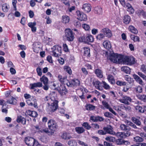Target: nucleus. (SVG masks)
Instances as JSON below:
<instances>
[{"label":"nucleus","mask_w":146,"mask_h":146,"mask_svg":"<svg viewBox=\"0 0 146 146\" xmlns=\"http://www.w3.org/2000/svg\"><path fill=\"white\" fill-rule=\"evenodd\" d=\"M82 125L85 128L88 130L90 129L91 127V126L87 122L84 123L82 124Z\"/></svg>","instance_id":"6e6d98bb"},{"label":"nucleus","mask_w":146,"mask_h":146,"mask_svg":"<svg viewBox=\"0 0 146 146\" xmlns=\"http://www.w3.org/2000/svg\"><path fill=\"white\" fill-rule=\"evenodd\" d=\"M102 12V9L99 7H97L94 8V13H95L100 14Z\"/></svg>","instance_id":"c03bdc74"},{"label":"nucleus","mask_w":146,"mask_h":146,"mask_svg":"<svg viewBox=\"0 0 146 146\" xmlns=\"http://www.w3.org/2000/svg\"><path fill=\"white\" fill-rule=\"evenodd\" d=\"M76 131L79 134H81L84 132L85 130L83 127H76L75 129Z\"/></svg>","instance_id":"f704fd0d"},{"label":"nucleus","mask_w":146,"mask_h":146,"mask_svg":"<svg viewBox=\"0 0 146 146\" xmlns=\"http://www.w3.org/2000/svg\"><path fill=\"white\" fill-rule=\"evenodd\" d=\"M9 9V5H7L6 3L3 4L2 6V9L4 12H7Z\"/></svg>","instance_id":"ea45409f"},{"label":"nucleus","mask_w":146,"mask_h":146,"mask_svg":"<svg viewBox=\"0 0 146 146\" xmlns=\"http://www.w3.org/2000/svg\"><path fill=\"white\" fill-rule=\"evenodd\" d=\"M65 34L64 35L63 38L69 41L73 40L74 37L72 31L70 29H66L64 31Z\"/></svg>","instance_id":"7ed1b4c3"},{"label":"nucleus","mask_w":146,"mask_h":146,"mask_svg":"<svg viewBox=\"0 0 146 146\" xmlns=\"http://www.w3.org/2000/svg\"><path fill=\"white\" fill-rule=\"evenodd\" d=\"M122 109L125 110L127 112H130L132 111L131 108L130 106L127 105H123L122 106Z\"/></svg>","instance_id":"49530a36"},{"label":"nucleus","mask_w":146,"mask_h":146,"mask_svg":"<svg viewBox=\"0 0 146 146\" xmlns=\"http://www.w3.org/2000/svg\"><path fill=\"white\" fill-rule=\"evenodd\" d=\"M59 81L62 83L66 84V83L67 82V77L66 76H62L60 75H58V77Z\"/></svg>","instance_id":"6ab92c4d"},{"label":"nucleus","mask_w":146,"mask_h":146,"mask_svg":"<svg viewBox=\"0 0 146 146\" xmlns=\"http://www.w3.org/2000/svg\"><path fill=\"white\" fill-rule=\"evenodd\" d=\"M34 138L31 137H26L25 139V141L26 144L29 146H33V143Z\"/></svg>","instance_id":"f8f14e48"},{"label":"nucleus","mask_w":146,"mask_h":146,"mask_svg":"<svg viewBox=\"0 0 146 146\" xmlns=\"http://www.w3.org/2000/svg\"><path fill=\"white\" fill-rule=\"evenodd\" d=\"M40 81L42 82L44 84H47L48 82V79L45 76H43L40 78Z\"/></svg>","instance_id":"58836bf2"},{"label":"nucleus","mask_w":146,"mask_h":146,"mask_svg":"<svg viewBox=\"0 0 146 146\" xmlns=\"http://www.w3.org/2000/svg\"><path fill=\"white\" fill-rule=\"evenodd\" d=\"M131 20L130 17L128 15H125L123 19V22L126 24H128Z\"/></svg>","instance_id":"393cba45"},{"label":"nucleus","mask_w":146,"mask_h":146,"mask_svg":"<svg viewBox=\"0 0 146 146\" xmlns=\"http://www.w3.org/2000/svg\"><path fill=\"white\" fill-rule=\"evenodd\" d=\"M128 29L132 33L135 34H137L138 33V31L137 29L132 26H129L128 28Z\"/></svg>","instance_id":"7c9ffc66"},{"label":"nucleus","mask_w":146,"mask_h":146,"mask_svg":"<svg viewBox=\"0 0 146 146\" xmlns=\"http://www.w3.org/2000/svg\"><path fill=\"white\" fill-rule=\"evenodd\" d=\"M107 79L109 81L111 84H113L115 83V81L113 76L111 74L108 75L107 77Z\"/></svg>","instance_id":"c9c22d12"},{"label":"nucleus","mask_w":146,"mask_h":146,"mask_svg":"<svg viewBox=\"0 0 146 146\" xmlns=\"http://www.w3.org/2000/svg\"><path fill=\"white\" fill-rule=\"evenodd\" d=\"M122 71L127 74H129L131 72V69L128 66H122L121 68Z\"/></svg>","instance_id":"a878e982"},{"label":"nucleus","mask_w":146,"mask_h":146,"mask_svg":"<svg viewBox=\"0 0 146 146\" xmlns=\"http://www.w3.org/2000/svg\"><path fill=\"white\" fill-rule=\"evenodd\" d=\"M127 124L128 125H129L131 127L135 129H138L137 127H136V125L132 122L127 121Z\"/></svg>","instance_id":"5fc2aeb1"},{"label":"nucleus","mask_w":146,"mask_h":146,"mask_svg":"<svg viewBox=\"0 0 146 146\" xmlns=\"http://www.w3.org/2000/svg\"><path fill=\"white\" fill-rule=\"evenodd\" d=\"M50 96L48 97V96H46L45 97L44 99L45 101L48 102L47 103L49 105L51 106V102H52V100Z\"/></svg>","instance_id":"3c124183"},{"label":"nucleus","mask_w":146,"mask_h":146,"mask_svg":"<svg viewBox=\"0 0 146 146\" xmlns=\"http://www.w3.org/2000/svg\"><path fill=\"white\" fill-rule=\"evenodd\" d=\"M135 108L136 110L140 113H143L144 112V107L143 108L142 107L137 105L135 107Z\"/></svg>","instance_id":"de8ad7c7"},{"label":"nucleus","mask_w":146,"mask_h":146,"mask_svg":"<svg viewBox=\"0 0 146 146\" xmlns=\"http://www.w3.org/2000/svg\"><path fill=\"white\" fill-rule=\"evenodd\" d=\"M121 63L129 65H132L135 63V58L127 56L123 57L122 56Z\"/></svg>","instance_id":"20e7f679"},{"label":"nucleus","mask_w":146,"mask_h":146,"mask_svg":"<svg viewBox=\"0 0 146 146\" xmlns=\"http://www.w3.org/2000/svg\"><path fill=\"white\" fill-rule=\"evenodd\" d=\"M122 55L117 53H113L109 57V59L114 63H121Z\"/></svg>","instance_id":"423d86ee"},{"label":"nucleus","mask_w":146,"mask_h":146,"mask_svg":"<svg viewBox=\"0 0 146 146\" xmlns=\"http://www.w3.org/2000/svg\"><path fill=\"white\" fill-rule=\"evenodd\" d=\"M95 73L97 77L99 78H102L103 77V72L101 70L98 69L96 70Z\"/></svg>","instance_id":"cd10ccee"},{"label":"nucleus","mask_w":146,"mask_h":146,"mask_svg":"<svg viewBox=\"0 0 146 146\" xmlns=\"http://www.w3.org/2000/svg\"><path fill=\"white\" fill-rule=\"evenodd\" d=\"M115 138L114 137L111 136H108L105 138V139L110 142H113Z\"/></svg>","instance_id":"864d4df0"},{"label":"nucleus","mask_w":146,"mask_h":146,"mask_svg":"<svg viewBox=\"0 0 146 146\" xmlns=\"http://www.w3.org/2000/svg\"><path fill=\"white\" fill-rule=\"evenodd\" d=\"M82 27L86 31H88L90 29L89 26L86 24H83L82 25Z\"/></svg>","instance_id":"69168bd1"},{"label":"nucleus","mask_w":146,"mask_h":146,"mask_svg":"<svg viewBox=\"0 0 146 146\" xmlns=\"http://www.w3.org/2000/svg\"><path fill=\"white\" fill-rule=\"evenodd\" d=\"M115 141V144L117 145H123V140L122 139H118Z\"/></svg>","instance_id":"09e8293b"},{"label":"nucleus","mask_w":146,"mask_h":146,"mask_svg":"<svg viewBox=\"0 0 146 146\" xmlns=\"http://www.w3.org/2000/svg\"><path fill=\"white\" fill-rule=\"evenodd\" d=\"M120 128L123 131H130L131 129V128L129 126L124 124H121L120 126Z\"/></svg>","instance_id":"c85d7f7f"},{"label":"nucleus","mask_w":146,"mask_h":146,"mask_svg":"<svg viewBox=\"0 0 146 146\" xmlns=\"http://www.w3.org/2000/svg\"><path fill=\"white\" fill-rule=\"evenodd\" d=\"M74 25L77 28H79L81 26V24L78 21H75L74 22Z\"/></svg>","instance_id":"e2e57ef3"},{"label":"nucleus","mask_w":146,"mask_h":146,"mask_svg":"<svg viewBox=\"0 0 146 146\" xmlns=\"http://www.w3.org/2000/svg\"><path fill=\"white\" fill-rule=\"evenodd\" d=\"M90 119L94 122H96L98 121H102L104 120V119L102 117L99 116H91L90 117Z\"/></svg>","instance_id":"dca6fc26"},{"label":"nucleus","mask_w":146,"mask_h":146,"mask_svg":"<svg viewBox=\"0 0 146 146\" xmlns=\"http://www.w3.org/2000/svg\"><path fill=\"white\" fill-rule=\"evenodd\" d=\"M103 84V87L106 90L109 89L110 88V86L109 85L107 84L105 82L102 81Z\"/></svg>","instance_id":"0e129e2a"},{"label":"nucleus","mask_w":146,"mask_h":146,"mask_svg":"<svg viewBox=\"0 0 146 146\" xmlns=\"http://www.w3.org/2000/svg\"><path fill=\"white\" fill-rule=\"evenodd\" d=\"M58 92L61 95H64L67 92V90L64 86H61L58 89Z\"/></svg>","instance_id":"412c9836"},{"label":"nucleus","mask_w":146,"mask_h":146,"mask_svg":"<svg viewBox=\"0 0 146 146\" xmlns=\"http://www.w3.org/2000/svg\"><path fill=\"white\" fill-rule=\"evenodd\" d=\"M133 78L135 80L140 84H142L143 83V81L141 78L137 75L135 74H134L133 75Z\"/></svg>","instance_id":"4c0bfd02"},{"label":"nucleus","mask_w":146,"mask_h":146,"mask_svg":"<svg viewBox=\"0 0 146 146\" xmlns=\"http://www.w3.org/2000/svg\"><path fill=\"white\" fill-rule=\"evenodd\" d=\"M31 99L33 103L31 102L30 100H26V102L28 105L32 106H33L35 108H38V104L37 103V100L35 97L32 96Z\"/></svg>","instance_id":"9d476101"},{"label":"nucleus","mask_w":146,"mask_h":146,"mask_svg":"<svg viewBox=\"0 0 146 146\" xmlns=\"http://www.w3.org/2000/svg\"><path fill=\"white\" fill-rule=\"evenodd\" d=\"M50 96L52 100V102L51 103L52 111L54 112L58 108V101L57 100V94L55 92H52Z\"/></svg>","instance_id":"f03ea898"},{"label":"nucleus","mask_w":146,"mask_h":146,"mask_svg":"<svg viewBox=\"0 0 146 146\" xmlns=\"http://www.w3.org/2000/svg\"><path fill=\"white\" fill-rule=\"evenodd\" d=\"M85 107L86 110H93L95 108V106L91 104H87Z\"/></svg>","instance_id":"a19ab883"},{"label":"nucleus","mask_w":146,"mask_h":146,"mask_svg":"<svg viewBox=\"0 0 146 146\" xmlns=\"http://www.w3.org/2000/svg\"><path fill=\"white\" fill-rule=\"evenodd\" d=\"M8 19L10 21H13L15 19L13 13H11L8 15Z\"/></svg>","instance_id":"052dcab7"},{"label":"nucleus","mask_w":146,"mask_h":146,"mask_svg":"<svg viewBox=\"0 0 146 146\" xmlns=\"http://www.w3.org/2000/svg\"><path fill=\"white\" fill-rule=\"evenodd\" d=\"M84 55L88 57H90V49L88 47H84Z\"/></svg>","instance_id":"c756f323"},{"label":"nucleus","mask_w":146,"mask_h":146,"mask_svg":"<svg viewBox=\"0 0 146 146\" xmlns=\"http://www.w3.org/2000/svg\"><path fill=\"white\" fill-rule=\"evenodd\" d=\"M134 141L137 143L143 142V139L139 136H136L134 137Z\"/></svg>","instance_id":"e433bc0d"},{"label":"nucleus","mask_w":146,"mask_h":146,"mask_svg":"<svg viewBox=\"0 0 146 146\" xmlns=\"http://www.w3.org/2000/svg\"><path fill=\"white\" fill-rule=\"evenodd\" d=\"M42 84L40 82H38L37 83H35L33 84H30V89H34V88L36 87H42Z\"/></svg>","instance_id":"aec40b11"},{"label":"nucleus","mask_w":146,"mask_h":146,"mask_svg":"<svg viewBox=\"0 0 146 146\" xmlns=\"http://www.w3.org/2000/svg\"><path fill=\"white\" fill-rule=\"evenodd\" d=\"M76 14L78 17L77 19L81 21H86L87 19V17L86 15L83 13L77 10L76 11Z\"/></svg>","instance_id":"1a4fd4ad"},{"label":"nucleus","mask_w":146,"mask_h":146,"mask_svg":"<svg viewBox=\"0 0 146 146\" xmlns=\"http://www.w3.org/2000/svg\"><path fill=\"white\" fill-rule=\"evenodd\" d=\"M80 84V82L78 79H73L70 81H67V82L66 83V85L70 87L72 86H79Z\"/></svg>","instance_id":"6e6552de"},{"label":"nucleus","mask_w":146,"mask_h":146,"mask_svg":"<svg viewBox=\"0 0 146 146\" xmlns=\"http://www.w3.org/2000/svg\"><path fill=\"white\" fill-rule=\"evenodd\" d=\"M130 38L134 42L140 41V38L139 37L137 36H135L133 35H131Z\"/></svg>","instance_id":"37998d69"},{"label":"nucleus","mask_w":146,"mask_h":146,"mask_svg":"<svg viewBox=\"0 0 146 146\" xmlns=\"http://www.w3.org/2000/svg\"><path fill=\"white\" fill-rule=\"evenodd\" d=\"M62 22L65 24L68 23L69 21V17L67 15H64L62 17Z\"/></svg>","instance_id":"bb28decb"},{"label":"nucleus","mask_w":146,"mask_h":146,"mask_svg":"<svg viewBox=\"0 0 146 146\" xmlns=\"http://www.w3.org/2000/svg\"><path fill=\"white\" fill-rule=\"evenodd\" d=\"M48 124L50 130L47 128L43 129L42 131H40L41 132H45L48 135H53L54 132L58 129V126L55 121L52 119L48 121Z\"/></svg>","instance_id":"f257e3e1"},{"label":"nucleus","mask_w":146,"mask_h":146,"mask_svg":"<svg viewBox=\"0 0 146 146\" xmlns=\"http://www.w3.org/2000/svg\"><path fill=\"white\" fill-rule=\"evenodd\" d=\"M131 99L129 97L124 96L122 99L120 100V101L122 103L128 105L129 104V102H131Z\"/></svg>","instance_id":"4468645a"},{"label":"nucleus","mask_w":146,"mask_h":146,"mask_svg":"<svg viewBox=\"0 0 146 146\" xmlns=\"http://www.w3.org/2000/svg\"><path fill=\"white\" fill-rule=\"evenodd\" d=\"M116 83L117 85L120 86H125L126 85V82H125L120 80L117 81Z\"/></svg>","instance_id":"4d7b16f0"},{"label":"nucleus","mask_w":146,"mask_h":146,"mask_svg":"<svg viewBox=\"0 0 146 146\" xmlns=\"http://www.w3.org/2000/svg\"><path fill=\"white\" fill-rule=\"evenodd\" d=\"M62 138L65 139H70L71 138V137L69 135L68 133L66 132H63L61 135Z\"/></svg>","instance_id":"473e14b6"},{"label":"nucleus","mask_w":146,"mask_h":146,"mask_svg":"<svg viewBox=\"0 0 146 146\" xmlns=\"http://www.w3.org/2000/svg\"><path fill=\"white\" fill-rule=\"evenodd\" d=\"M79 41L80 42L88 43L90 42H93L94 38L92 35L87 34L86 35H84L79 38Z\"/></svg>","instance_id":"39448f33"},{"label":"nucleus","mask_w":146,"mask_h":146,"mask_svg":"<svg viewBox=\"0 0 146 146\" xmlns=\"http://www.w3.org/2000/svg\"><path fill=\"white\" fill-rule=\"evenodd\" d=\"M125 7H127V11L129 12V14H132L134 12V9L131 5L129 3H127Z\"/></svg>","instance_id":"4be33fe9"},{"label":"nucleus","mask_w":146,"mask_h":146,"mask_svg":"<svg viewBox=\"0 0 146 146\" xmlns=\"http://www.w3.org/2000/svg\"><path fill=\"white\" fill-rule=\"evenodd\" d=\"M103 45L104 47L107 49H109L111 47L110 42L107 40L104 41L103 42Z\"/></svg>","instance_id":"b1692460"},{"label":"nucleus","mask_w":146,"mask_h":146,"mask_svg":"<svg viewBox=\"0 0 146 146\" xmlns=\"http://www.w3.org/2000/svg\"><path fill=\"white\" fill-rule=\"evenodd\" d=\"M104 116L106 117L112 118L113 117V115L111 113L106 112L104 113Z\"/></svg>","instance_id":"13d9d810"},{"label":"nucleus","mask_w":146,"mask_h":146,"mask_svg":"<svg viewBox=\"0 0 146 146\" xmlns=\"http://www.w3.org/2000/svg\"><path fill=\"white\" fill-rule=\"evenodd\" d=\"M131 120L132 121L137 125L139 126L141 124V123L139 120L135 117H132Z\"/></svg>","instance_id":"79ce46f5"},{"label":"nucleus","mask_w":146,"mask_h":146,"mask_svg":"<svg viewBox=\"0 0 146 146\" xmlns=\"http://www.w3.org/2000/svg\"><path fill=\"white\" fill-rule=\"evenodd\" d=\"M64 70L68 73L69 74H72V70L68 66H65L64 67Z\"/></svg>","instance_id":"8fccbe9b"},{"label":"nucleus","mask_w":146,"mask_h":146,"mask_svg":"<svg viewBox=\"0 0 146 146\" xmlns=\"http://www.w3.org/2000/svg\"><path fill=\"white\" fill-rule=\"evenodd\" d=\"M103 129L106 132V133H108L113 135L115 134V132L113 131V128L111 126L109 125L107 127H103Z\"/></svg>","instance_id":"ddd939ff"},{"label":"nucleus","mask_w":146,"mask_h":146,"mask_svg":"<svg viewBox=\"0 0 146 146\" xmlns=\"http://www.w3.org/2000/svg\"><path fill=\"white\" fill-rule=\"evenodd\" d=\"M102 105L106 109H108L110 107V105L108 104V102L105 101H103L102 102Z\"/></svg>","instance_id":"680f3d73"},{"label":"nucleus","mask_w":146,"mask_h":146,"mask_svg":"<svg viewBox=\"0 0 146 146\" xmlns=\"http://www.w3.org/2000/svg\"><path fill=\"white\" fill-rule=\"evenodd\" d=\"M62 48L58 45L54 46L52 48L53 54V56L56 57L60 56L62 53Z\"/></svg>","instance_id":"0eeeda50"},{"label":"nucleus","mask_w":146,"mask_h":146,"mask_svg":"<svg viewBox=\"0 0 146 146\" xmlns=\"http://www.w3.org/2000/svg\"><path fill=\"white\" fill-rule=\"evenodd\" d=\"M7 103L10 104L15 105L17 103V100L15 98L12 97L11 99L7 101Z\"/></svg>","instance_id":"2f4dec72"},{"label":"nucleus","mask_w":146,"mask_h":146,"mask_svg":"<svg viewBox=\"0 0 146 146\" xmlns=\"http://www.w3.org/2000/svg\"><path fill=\"white\" fill-rule=\"evenodd\" d=\"M16 121L18 123H21L23 125H25L26 124V119L21 115L17 117Z\"/></svg>","instance_id":"a211bd4d"},{"label":"nucleus","mask_w":146,"mask_h":146,"mask_svg":"<svg viewBox=\"0 0 146 146\" xmlns=\"http://www.w3.org/2000/svg\"><path fill=\"white\" fill-rule=\"evenodd\" d=\"M141 70L144 73H146V66L145 65L143 64L141 65Z\"/></svg>","instance_id":"774afa93"},{"label":"nucleus","mask_w":146,"mask_h":146,"mask_svg":"<svg viewBox=\"0 0 146 146\" xmlns=\"http://www.w3.org/2000/svg\"><path fill=\"white\" fill-rule=\"evenodd\" d=\"M115 135L117 137H120L122 138H126L125 133L122 132H118L117 133H115Z\"/></svg>","instance_id":"72a5a7b5"},{"label":"nucleus","mask_w":146,"mask_h":146,"mask_svg":"<svg viewBox=\"0 0 146 146\" xmlns=\"http://www.w3.org/2000/svg\"><path fill=\"white\" fill-rule=\"evenodd\" d=\"M139 13H140V15H142L143 17L146 18V12L143 10H139Z\"/></svg>","instance_id":"bf43d9fd"},{"label":"nucleus","mask_w":146,"mask_h":146,"mask_svg":"<svg viewBox=\"0 0 146 146\" xmlns=\"http://www.w3.org/2000/svg\"><path fill=\"white\" fill-rule=\"evenodd\" d=\"M105 36L103 33H100L97 35L96 36V38L98 40H102L104 38Z\"/></svg>","instance_id":"a18cd8bd"},{"label":"nucleus","mask_w":146,"mask_h":146,"mask_svg":"<svg viewBox=\"0 0 146 146\" xmlns=\"http://www.w3.org/2000/svg\"><path fill=\"white\" fill-rule=\"evenodd\" d=\"M33 51L36 53H37L38 50L40 48L41 43L39 42H35L33 44Z\"/></svg>","instance_id":"2eb2a0df"},{"label":"nucleus","mask_w":146,"mask_h":146,"mask_svg":"<svg viewBox=\"0 0 146 146\" xmlns=\"http://www.w3.org/2000/svg\"><path fill=\"white\" fill-rule=\"evenodd\" d=\"M125 79L130 84L133 83V79L129 77L128 75H127L125 77Z\"/></svg>","instance_id":"603ef678"},{"label":"nucleus","mask_w":146,"mask_h":146,"mask_svg":"<svg viewBox=\"0 0 146 146\" xmlns=\"http://www.w3.org/2000/svg\"><path fill=\"white\" fill-rule=\"evenodd\" d=\"M106 36L108 38H110L112 36V34L111 31L108 28H104L102 29L100 31Z\"/></svg>","instance_id":"9b49d317"},{"label":"nucleus","mask_w":146,"mask_h":146,"mask_svg":"<svg viewBox=\"0 0 146 146\" xmlns=\"http://www.w3.org/2000/svg\"><path fill=\"white\" fill-rule=\"evenodd\" d=\"M141 77L143 80H146V76L143 74L141 72H138L137 73Z\"/></svg>","instance_id":"338daca9"},{"label":"nucleus","mask_w":146,"mask_h":146,"mask_svg":"<svg viewBox=\"0 0 146 146\" xmlns=\"http://www.w3.org/2000/svg\"><path fill=\"white\" fill-rule=\"evenodd\" d=\"M93 85L95 86L96 88L99 90H101L100 88V82L98 80H93L92 83Z\"/></svg>","instance_id":"5701e85b"},{"label":"nucleus","mask_w":146,"mask_h":146,"mask_svg":"<svg viewBox=\"0 0 146 146\" xmlns=\"http://www.w3.org/2000/svg\"><path fill=\"white\" fill-rule=\"evenodd\" d=\"M82 9L84 10L85 12L88 13L91 10V5L89 3H85L83 5Z\"/></svg>","instance_id":"f3484780"}]
</instances>
